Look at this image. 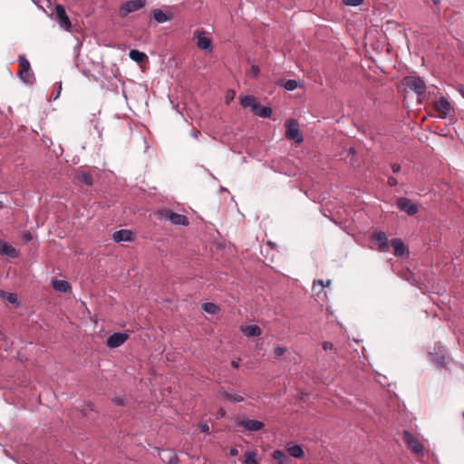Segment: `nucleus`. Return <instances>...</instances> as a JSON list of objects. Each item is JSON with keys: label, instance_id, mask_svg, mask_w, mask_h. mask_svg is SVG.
Instances as JSON below:
<instances>
[{"label": "nucleus", "instance_id": "1", "mask_svg": "<svg viewBox=\"0 0 464 464\" xmlns=\"http://www.w3.org/2000/svg\"><path fill=\"white\" fill-rule=\"evenodd\" d=\"M428 355L430 360L435 363L437 368H444L448 370L449 373H452L454 370L461 368V365L459 363L448 359L447 350L440 343H437L435 344L434 352H430Z\"/></svg>", "mask_w": 464, "mask_h": 464}, {"label": "nucleus", "instance_id": "2", "mask_svg": "<svg viewBox=\"0 0 464 464\" xmlns=\"http://www.w3.org/2000/svg\"><path fill=\"white\" fill-rule=\"evenodd\" d=\"M18 63L20 70L17 76L25 83L32 84L35 78L34 72L31 71L30 62L23 54L18 56Z\"/></svg>", "mask_w": 464, "mask_h": 464}, {"label": "nucleus", "instance_id": "3", "mask_svg": "<svg viewBox=\"0 0 464 464\" xmlns=\"http://www.w3.org/2000/svg\"><path fill=\"white\" fill-rule=\"evenodd\" d=\"M285 137L300 144L303 142L304 138L299 130V123L295 119H288L285 122Z\"/></svg>", "mask_w": 464, "mask_h": 464}, {"label": "nucleus", "instance_id": "4", "mask_svg": "<svg viewBox=\"0 0 464 464\" xmlns=\"http://www.w3.org/2000/svg\"><path fill=\"white\" fill-rule=\"evenodd\" d=\"M403 440L407 446V448L411 450L414 454L418 456H422L424 451V447L422 443L412 435L410 431H403Z\"/></svg>", "mask_w": 464, "mask_h": 464}, {"label": "nucleus", "instance_id": "5", "mask_svg": "<svg viewBox=\"0 0 464 464\" xmlns=\"http://www.w3.org/2000/svg\"><path fill=\"white\" fill-rule=\"evenodd\" d=\"M402 83L410 90L418 94H422L426 91L425 82L418 76H407L403 78Z\"/></svg>", "mask_w": 464, "mask_h": 464}, {"label": "nucleus", "instance_id": "6", "mask_svg": "<svg viewBox=\"0 0 464 464\" xmlns=\"http://www.w3.org/2000/svg\"><path fill=\"white\" fill-rule=\"evenodd\" d=\"M146 4V0H129L123 4L120 9L121 17L127 16L129 14L138 11Z\"/></svg>", "mask_w": 464, "mask_h": 464}, {"label": "nucleus", "instance_id": "7", "mask_svg": "<svg viewBox=\"0 0 464 464\" xmlns=\"http://www.w3.org/2000/svg\"><path fill=\"white\" fill-rule=\"evenodd\" d=\"M237 426L243 427L249 431H257L264 428V423L256 420H249L246 418L237 417L236 419Z\"/></svg>", "mask_w": 464, "mask_h": 464}, {"label": "nucleus", "instance_id": "8", "mask_svg": "<svg viewBox=\"0 0 464 464\" xmlns=\"http://www.w3.org/2000/svg\"><path fill=\"white\" fill-rule=\"evenodd\" d=\"M160 216L168 219L173 225H188V219L186 216L172 212L171 210H164L160 212Z\"/></svg>", "mask_w": 464, "mask_h": 464}, {"label": "nucleus", "instance_id": "9", "mask_svg": "<svg viewBox=\"0 0 464 464\" xmlns=\"http://www.w3.org/2000/svg\"><path fill=\"white\" fill-rule=\"evenodd\" d=\"M55 15L60 27L67 31H70L72 23L66 14L65 8L62 5H56Z\"/></svg>", "mask_w": 464, "mask_h": 464}, {"label": "nucleus", "instance_id": "10", "mask_svg": "<svg viewBox=\"0 0 464 464\" xmlns=\"http://www.w3.org/2000/svg\"><path fill=\"white\" fill-rule=\"evenodd\" d=\"M194 39L196 40L197 46L204 51H212V42L209 37H208L205 32L200 30H196L194 32Z\"/></svg>", "mask_w": 464, "mask_h": 464}, {"label": "nucleus", "instance_id": "11", "mask_svg": "<svg viewBox=\"0 0 464 464\" xmlns=\"http://www.w3.org/2000/svg\"><path fill=\"white\" fill-rule=\"evenodd\" d=\"M397 207L401 211L405 212L409 216H414L418 212V206L408 198H399L397 199Z\"/></svg>", "mask_w": 464, "mask_h": 464}, {"label": "nucleus", "instance_id": "12", "mask_svg": "<svg viewBox=\"0 0 464 464\" xmlns=\"http://www.w3.org/2000/svg\"><path fill=\"white\" fill-rule=\"evenodd\" d=\"M434 108L441 119H446L450 111V103L445 97L441 96L434 102Z\"/></svg>", "mask_w": 464, "mask_h": 464}, {"label": "nucleus", "instance_id": "13", "mask_svg": "<svg viewBox=\"0 0 464 464\" xmlns=\"http://www.w3.org/2000/svg\"><path fill=\"white\" fill-rule=\"evenodd\" d=\"M128 337L129 335L125 333H114L109 336L106 344L109 348H118L126 342Z\"/></svg>", "mask_w": 464, "mask_h": 464}, {"label": "nucleus", "instance_id": "14", "mask_svg": "<svg viewBox=\"0 0 464 464\" xmlns=\"http://www.w3.org/2000/svg\"><path fill=\"white\" fill-rule=\"evenodd\" d=\"M0 255L15 258L18 256V251L8 242L0 240Z\"/></svg>", "mask_w": 464, "mask_h": 464}, {"label": "nucleus", "instance_id": "15", "mask_svg": "<svg viewBox=\"0 0 464 464\" xmlns=\"http://www.w3.org/2000/svg\"><path fill=\"white\" fill-rule=\"evenodd\" d=\"M372 239L379 246L382 251H386L388 249V239L384 232H374L372 236Z\"/></svg>", "mask_w": 464, "mask_h": 464}, {"label": "nucleus", "instance_id": "16", "mask_svg": "<svg viewBox=\"0 0 464 464\" xmlns=\"http://www.w3.org/2000/svg\"><path fill=\"white\" fill-rule=\"evenodd\" d=\"M112 239L115 242H130L133 239V233L129 229H121L113 233Z\"/></svg>", "mask_w": 464, "mask_h": 464}, {"label": "nucleus", "instance_id": "17", "mask_svg": "<svg viewBox=\"0 0 464 464\" xmlns=\"http://www.w3.org/2000/svg\"><path fill=\"white\" fill-rule=\"evenodd\" d=\"M75 182L78 185L92 186L93 184V179L89 172L79 170L74 178Z\"/></svg>", "mask_w": 464, "mask_h": 464}, {"label": "nucleus", "instance_id": "18", "mask_svg": "<svg viewBox=\"0 0 464 464\" xmlns=\"http://www.w3.org/2000/svg\"><path fill=\"white\" fill-rule=\"evenodd\" d=\"M258 102L255 96L246 95L240 98V105L243 108H250L252 112L256 111Z\"/></svg>", "mask_w": 464, "mask_h": 464}, {"label": "nucleus", "instance_id": "19", "mask_svg": "<svg viewBox=\"0 0 464 464\" xmlns=\"http://www.w3.org/2000/svg\"><path fill=\"white\" fill-rule=\"evenodd\" d=\"M52 286L60 293H67L71 289V285L67 281L57 278H53Z\"/></svg>", "mask_w": 464, "mask_h": 464}, {"label": "nucleus", "instance_id": "20", "mask_svg": "<svg viewBox=\"0 0 464 464\" xmlns=\"http://www.w3.org/2000/svg\"><path fill=\"white\" fill-rule=\"evenodd\" d=\"M241 332L247 337H256L262 334L261 328L256 324H250L241 327Z\"/></svg>", "mask_w": 464, "mask_h": 464}, {"label": "nucleus", "instance_id": "21", "mask_svg": "<svg viewBox=\"0 0 464 464\" xmlns=\"http://www.w3.org/2000/svg\"><path fill=\"white\" fill-rule=\"evenodd\" d=\"M160 457L161 460L167 464H177L179 460L178 456L172 450H164L160 452Z\"/></svg>", "mask_w": 464, "mask_h": 464}, {"label": "nucleus", "instance_id": "22", "mask_svg": "<svg viewBox=\"0 0 464 464\" xmlns=\"http://www.w3.org/2000/svg\"><path fill=\"white\" fill-rule=\"evenodd\" d=\"M392 246L394 249V255L396 256H403L406 253V247L403 241L400 238L392 239Z\"/></svg>", "mask_w": 464, "mask_h": 464}, {"label": "nucleus", "instance_id": "23", "mask_svg": "<svg viewBox=\"0 0 464 464\" xmlns=\"http://www.w3.org/2000/svg\"><path fill=\"white\" fill-rule=\"evenodd\" d=\"M153 18L158 24H163L172 19V15H168L161 9H154L152 11Z\"/></svg>", "mask_w": 464, "mask_h": 464}, {"label": "nucleus", "instance_id": "24", "mask_svg": "<svg viewBox=\"0 0 464 464\" xmlns=\"http://www.w3.org/2000/svg\"><path fill=\"white\" fill-rule=\"evenodd\" d=\"M220 393L224 398H226L227 400H228L232 402H240L244 400L243 396L235 392L233 390H230V391L222 390L220 392Z\"/></svg>", "mask_w": 464, "mask_h": 464}, {"label": "nucleus", "instance_id": "25", "mask_svg": "<svg viewBox=\"0 0 464 464\" xmlns=\"http://www.w3.org/2000/svg\"><path fill=\"white\" fill-rule=\"evenodd\" d=\"M272 109L271 107H268V106H261L259 103L257 104L256 106V111H254L253 113L255 115H257L261 118H264V119H267V118H270L271 115H272Z\"/></svg>", "mask_w": 464, "mask_h": 464}, {"label": "nucleus", "instance_id": "26", "mask_svg": "<svg viewBox=\"0 0 464 464\" xmlns=\"http://www.w3.org/2000/svg\"><path fill=\"white\" fill-rule=\"evenodd\" d=\"M286 450L292 457L295 458H302L304 454V450L300 445L294 444V445H287Z\"/></svg>", "mask_w": 464, "mask_h": 464}, {"label": "nucleus", "instance_id": "27", "mask_svg": "<svg viewBox=\"0 0 464 464\" xmlns=\"http://www.w3.org/2000/svg\"><path fill=\"white\" fill-rule=\"evenodd\" d=\"M0 297L12 304L19 305L17 295L14 293H8L6 291L0 290Z\"/></svg>", "mask_w": 464, "mask_h": 464}, {"label": "nucleus", "instance_id": "28", "mask_svg": "<svg viewBox=\"0 0 464 464\" xmlns=\"http://www.w3.org/2000/svg\"><path fill=\"white\" fill-rule=\"evenodd\" d=\"M129 57L132 61H134V62L141 63V62H143L145 60V58L147 56H146V54L143 52H140V51L136 50V49H132L129 53Z\"/></svg>", "mask_w": 464, "mask_h": 464}, {"label": "nucleus", "instance_id": "29", "mask_svg": "<svg viewBox=\"0 0 464 464\" xmlns=\"http://www.w3.org/2000/svg\"><path fill=\"white\" fill-rule=\"evenodd\" d=\"M273 459L276 460L279 464H286L288 461L287 455L279 450H276L273 452Z\"/></svg>", "mask_w": 464, "mask_h": 464}, {"label": "nucleus", "instance_id": "30", "mask_svg": "<svg viewBox=\"0 0 464 464\" xmlns=\"http://www.w3.org/2000/svg\"><path fill=\"white\" fill-rule=\"evenodd\" d=\"M257 452L256 450H248L245 452L244 464H258L256 457Z\"/></svg>", "mask_w": 464, "mask_h": 464}, {"label": "nucleus", "instance_id": "31", "mask_svg": "<svg viewBox=\"0 0 464 464\" xmlns=\"http://www.w3.org/2000/svg\"><path fill=\"white\" fill-rule=\"evenodd\" d=\"M203 310L209 314H215L218 307L214 303H205L203 304Z\"/></svg>", "mask_w": 464, "mask_h": 464}, {"label": "nucleus", "instance_id": "32", "mask_svg": "<svg viewBox=\"0 0 464 464\" xmlns=\"http://www.w3.org/2000/svg\"><path fill=\"white\" fill-rule=\"evenodd\" d=\"M285 90L294 91L297 88V82L295 80H287L282 84Z\"/></svg>", "mask_w": 464, "mask_h": 464}, {"label": "nucleus", "instance_id": "33", "mask_svg": "<svg viewBox=\"0 0 464 464\" xmlns=\"http://www.w3.org/2000/svg\"><path fill=\"white\" fill-rule=\"evenodd\" d=\"M322 347L324 352L334 351L335 353H337V348L331 342H328V341L323 342Z\"/></svg>", "mask_w": 464, "mask_h": 464}, {"label": "nucleus", "instance_id": "34", "mask_svg": "<svg viewBox=\"0 0 464 464\" xmlns=\"http://www.w3.org/2000/svg\"><path fill=\"white\" fill-rule=\"evenodd\" d=\"M355 154H356V151H355V150H354L353 148H352V147H351V148H349V149L347 150V156H346V160H348V159H349V163H350L351 165H353V164H354V162H353V158L355 157Z\"/></svg>", "mask_w": 464, "mask_h": 464}, {"label": "nucleus", "instance_id": "35", "mask_svg": "<svg viewBox=\"0 0 464 464\" xmlns=\"http://www.w3.org/2000/svg\"><path fill=\"white\" fill-rule=\"evenodd\" d=\"M260 70H259V67L257 65H252L249 69V71L247 72V75L249 77H257L258 73H259Z\"/></svg>", "mask_w": 464, "mask_h": 464}, {"label": "nucleus", "instance_id": "36", "mask_svg": "<svg viewBox=\"0 0 464 464\" xmlns=\"http://www.w3.org/2000/svg\"><path fill=\"white\" fill-rule=\"evenodd\" d=\"M285 352H286V349L285 347L277 346L274 350L275 357H276V358L281 357L285 353Z\"/></svg>", "mask_w": 464, "mask_h": 464}, {"label": "nucleus", "instance_id": "37", "mask_svg": "<svg viewBox=\"0 0 464 464\" xmlns=\"http://www.w3.org/2000/svg\"><path fill=\"white\" fill-rule=\"evenodd\" d=\"M345 5L357 6L362 4L363 0H343Z\"/></svg>", "mask_w": 464, "mask_h": 464}, {"label": "nucleus", "instance_id": "38", "mask_svg": "<svg viewBox=\"0 0 464 464\" xmlns=\"http://www.w3.org/2000/svg\"><path fill=\"white\" fill-rule=\"evenodd\" d=\"M22 239L24 243H29L33 240V235L30 231H24L22 236Z\"/></svg>", "mask_w": 464, "mask_h": 464}, {"label": "nucleus", "instance_id": "39", "mask_svg": "<svg viewBox=\"0 0 464 464\" xmlns=\"http://www.w3.org/2000/svg\"><path fill=\"white\" fill-rule=\"evenodd\" d=\"M199 430L201 432L208 433L209 432V426L207 422H202L199 424Z\"/></svg>", "mask_w": 464, "mask_h": 464}, {"label": "nucleus", "instance_id": "40", "mask_svg": "<svg viewBox=\"0 0 464 464\" xmlns=\"http://www.w3.org/2000/svg\"><path fill=\"white\" fill-rule=\"evenodd\" d=\"M398 184V180L394 177H389L388 178V185L390 187H395Z\"/></svg>", "mask_w": 464, "mask_h": 464}, {"label": "nucleus", "instance_id": "41", "mask_svg": "<svg viewBox=\"0 0 464 464\" xmlns=\"http://www.w3.org/2000/svg\"><path fill=\"white\" fill-rule=\"evenodd\" d=\"M61 90H62V82H59V87H58L57 91H55V93L52 94V97L53 100H56L60 96Z\"/></svg>", "mask_w": 464, "mask_h": 464}, {"label": "nucleus", "instance_id": "42", "mask_svg": "<svg viewBox=\"0 0 464 464\" xmlns=\"http://www.w3.org/2000/svg\"><path fill=\"white\" fill-rule=\"evenodd\" d=\"M392 169L394 173H398L401 170V165L398 163L392 164Z\"/></svg>", "mask_w": 464, "mask_h": 464}, {"label": "nucleus", "instance_id": "43", "mask_svg": "<svg viewBox=\"0 0 464 464\" xmlns=\"http://www.w3.org/2000/svg\"><path fill=\"white\" fill-rule=\"evenodd\" d=\"M456 90L458 91V92L464 98V85L463 84H459L457 87H456Z\"/></svg>", "mask_w": 464, "mask_h": 464}, {"label": "nucleus", "instance_id": "44", "mask_svg": "<svg viewBox=\"0 0 464 464\" xmlns=\"http://www.w3.org/2000/svg\"><path fill=\"white\" fill-rule=\"evenodd\" d=\"M229 455L232 457H236L238 455V450L236 448H231L229 450Z\"/></svg>", "mask_w": 464, "mask_h": 464}, {"label": "nucleus", "instance_id": "45", "mask_svg": "<svg viewBox=\"0 0 464 464\" xmlns=\"http://www.w3.org/2000/svg\"><path fill=\"white\" fill-rule=\"evenodd\" d=\"M316 285H321L323 288L324 287V282L321 279L314 281V287H315Z\"/></svg>", "mask_w": 464, "mask_h": 464}, {"label": "nucleus", "instance_id": "46", "mask_svg": "<svg viewBox=\"0 0 464 464\" xmlns=\"http://www.w3.org/2000/svg\"><path fill=\"white\" fill-rule=\"evenodd\" d=\"M114 402L118 405H124V400L122 398H115Z\"/></svg>", "mask_w": 464, "mask_h": 464}, {"label": "nucleus", "instance_id": "47", "mask_svg": "<svg viewBox=\"0 0 464 464\" xmlns=\"http://www.w3.org/2000/svg\"><path fill=\"white\" fill-rule=\"evenodd\" d=\"M226 414V411L221 408L219 411H218V416L219 417H224Z\"/></svg>", "mask_w": 464, "mask_h": 464}, {"label": "nucleus", "instance_id": "48", "mask_svg": "<svg viewBox=\"0 0 464 464\" xmlns=\"http://www.w3.org/2000/svg\"><path fill=\"white\" fill-rule=\"evenodd\" d=\"M5 339V334L0 331V341Z\"/></svg>", "mask_w": 464, "mask_h": 464}, {"label": "nucleus", "instance_id": "49", "mask_svg": "<svg viewBox=\"0 0 464 464\" xmlns=\"http://www.w3.org/2000/svg\"><path fill=\"white\" fill-rule=\"evenodd\" d=\"M232 366L235 367V368H237L238 367V364L236 362H232Z\"/></svg>", "mask_w": 464, "mask_h": 464}, {"label": "nucleus", "instance_id": "50", "mask_svg": "<svg viewBox=\"0 0 464 464\" xmlns=\"http://www.w3.org/2000/svg\"><path fill=\"white\" fill-rule=\"evenodd\" d=\"M330 285H331V280L327 281V283H326V284H324V287H325V286L329 287Z\"/></svg>", "mask_w": 464, "mask_h": 464}, {"label": "nucleus", "instance_id": "51", "mask_svg": "<svg viewBox=\"0 0 464 464\" xmlns=\"http://www.w3.org/2000/svg\"><path fill=\"white\" fill-rule=\"evenodd\" d=\"M432 2H433L435 5H437V4H439V3L440 2V0H432Z\"/></svg>", "mask_w": 464, "mask_h": 464}, {"label": "nucleus", "instance_id": "52", "mask_svg": "<svg viewBox=\"0 0 464 464\" xmlns=\"http://www.w3.org/2000/svg\"><path fill=\"white\" fill-rule=\"evenodd\" d=\"M4 208V204L2 201H0V210Z\"/></svg>", "mask_w": 464, "mask_h": 464}, {"label": "nucleus", "instance_id": "53", "mask_svg": "<svg viewBox=\"0 0 464 464\" xmlns=\"http://www.w3.org/2000/svg\"><path fill=\"white\" fill-rule=\"evenodd\" d=\"M193 136H194V138H196V139H197V138H198V133H197V132H194V133H193Z\"/></svg>", "mask_w": 464, "mask_h": 464}, {"label": "nucleus", "instance_id": "54", "mask_svg": "<svg viewBox=\"0 0 464 464\" xmlns=\"http://www.w3.org/2000/svg\"><path fill=\"white\" fill-rule=\"evenodd\" d=\"M227 100H228V99H233V96H231V95H227Z\"/></svg>", "mask_w": 464, "mask_h": 464}, {"label": "nucleus", "instance_id": "55", "mask_svg": "<svg viewBox=\"0 0 464 464\" xmlns=\"http://www.w3.org/2000/svg\"><path fill=\"white\" fill-rule=\"evenodd\" d=\"M227 100H228V99H233V96H231V95H227Z\"/></svg>", "mask_w": 464, "mask_h": 464}, {"label": "nucleus", "instance_id": "56", "mask_svg": "<svg viewBox=\"0 0 464 464\" xmlns=\"http://www.w3.org/2000/svg\"><path fill=\"white\" fill-rule=\"evenodd\" d=\"M463 417H464V411H463Z\"/></svg>", "mask_w": 464, "mask_h": 464}]
</instances>
